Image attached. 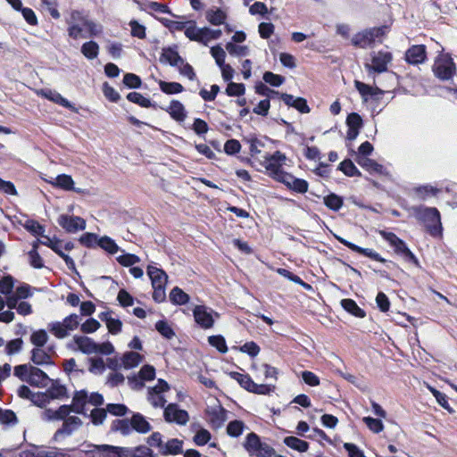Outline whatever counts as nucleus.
Instances as JSON below:
<instances>
[{"mask_svg": "<svg viewBox=\"0 0 457 457\" xmlns=\"http://www.w3.org/2000/svg\"><path fill=\"white\" fill-rule=\"evenodd\" d=\"M84 26L81 23H74L68 25L67 32L70 37L73 39H78L79 37H86L87 36L83 34Z\"/></svg>", "mask_w": 457, "mask_h": 457, "instance_id": "obj_51", "label": "nucleus"}, {"mask_svg": "<svg viewBox=\"0 0 457 457\" xmlns=\"http://www.w3.org/2000/svg\"><path fill=\"white\" fill-rule=\"evenodd\" d=\"M84 28L89 37H97L103 32L102 25L88 19H87Z\"/></svg>", "mask_w": 457, "mask_h": 457, "instance_id": "obj_50", "label": "nucleus"}, {"mask_svg": "<svg viewBox=\"0 0 457 457\" xmlns=\"http://www.w3.org/2000/svg\"><path fill=\"white\" fill-rule=\"evenodd\" d=\"M45 241H41V244L50 247L60 257L63 259L69 269L75 270L74 261L62 251V242L56 238H50L49 237H44Z\"/></svg>", "mask_w": 457, "mask_h": 457, "instance_id": "obj_17", "label": "nucleus"}, {"mask_svg": "<svg viewBox=\"0 0 457 457\" xmlns=\"http://www.w3.org/2000/svg\"><path fill=\"white\" fill-rule=\"evenodd\" d=\"M48 340L47 333L44 329H39L32 333L30 337L31 343L36 347H42Z\"/></svg>", "mask_w": 457, "mask_h": 457, "instance_id": "obj_46", "label": "nucleus"}, {"mask_svg": "<svg viewBox=\"0 0 457 457\" xmlns=\"http://www.w3.org/2000/svg\"><path fill=\"white\" fill-rule=\"evenodd\" d=\"M456 71V67L451 56L447 54H440L433 64L434 74L442 80L450 79Z\"/></svg>", "mask_w": 457, "mask_h": 457, "instance_id": "obj_8", "label": "nucleus"}, {"mask_svg": "<svg viewBox=\"0 0 457 457\" xmlns=\"http://www.w3.org/2000/svg\"><path fill=\"white\" fill-rule=\"evenodd\" d=\"M130 425L136 431L139 433H147L152 429L150 423L145 420V418L139 414H134L130 420Z\"/></svg>", "mask_w": 457, "mask_h": 457, "instance_id": "obj_31", "label": "nucleus"}, {"mask_svg": "<svg viewBox=\"0 0 457 457\" xmlns=\"http://www.w3.org/2000/svg\"><path fill=\"white\" fill-rule=\"evenodd\" d=\"M324 204L329 209L337 211L343 205V199L335 194H330L324 198Z\"/></svg>", "mask_w": 457, "mask_h": 457, "instance_id": "obj_49", "label": "nucleus"}, {"mask_svg": "<svg viewBox=\"0 0 457 457\" xmlns=\"http://www.w3.org/2000/svg\"><path fill=\"white\" fill-rule=\"evenodd\" d=\"M143 361L144 356L133 351L124 353L120 358L121 366L126 370L138 366Z\"/></svg>", "mask_w": 457, "mask_h": 457, "instance_id": "obj_27", "label": "nucleus"}, {"mask_svg": "<svg viewBox=\"0 0 457 457\" xmlns=\"http://www.w3.org/2000/svg\"><path fill=\"white\" fill-rule=\"evenodd\" d=\"M81 53L86 58L93 60L98 55L99 46L95 41H87L82 45Z\"/></svg>", "mask_w": 457, "mask_h": 457, "instance_id": "obj_39", "label": "nucleus"}, {"mask_svg": "<svg viewBox=\"0 0 457 457\" xmlns=\"http://www.w3.org/2000/svg\"><path fill=\"white\" fill-rule=\"evenodd\" d=\"M211 54L215 59L219 67L225 64L226 52L220 46H215L211 48Z\"/></svg>", "mask_w": 457, "mask_h": 457, "instance_id": "obj_52", "label": "nucleus"}, {"mask_svg": "<svg viewBox=\"0 0 457 457\" xmlns=\"http://www.w3.org/2000/svg\"><path fill=\"white\" fill-rule=\"evenodd\" d=\"M183 449V441L172 438L168 440L163 444L162 449L161 451L162 455H177L182 453Z\"/></svg>", "mask_w": 457, "mask_h": 457, "instance_id": "obj_30", "label": "nucleus"}, {"mask_svg": "<svg viewBox=\"0 0 457 457\" xmlns=\"http://www.w3.org/2000/svg\"><path fill=\"white\" fill-rule=\"evenodd\" d=\"M243 446L252 457H272L275 453L274 448L262 442L260 436L253 432L245 436Z\"/></svg>", "mask_w": 457, "mask_h": 457, "instance_id": "obj_5", "label": "nucleus"}, {"mask_svg": "<svg viewBox=\"0 0 457 457\" xmlns=\"http://www.w3.org/2000/svg\"><path fill=\"white\" fill-rule=\"evenodd\" d=\"M23 341L21 338H16L7 343L5 346V353L8 355H12L19 353L22 348Z\"/></svg>", "mask_w": 457, "mask_h": 457, "instance_id": "obj_60", "label": "nucleus"}, {"mask_svg": "<svg viewBox=\"0 0 457 457\" xmlns=\"http://www.w3.org/2000/svg\"><path fill=\"white\" fill-rule=\"evenodd\" d=\"M70 348L79 350L85 354H92L96 353V343L90 337L85 336H75Z\"/></svg>", "mask_w": 457, "mask_h": 457, "instance_id": "obj_15", "label": "nucleus"}, {"mask_svg": "<svg viewBox=\"0 0 457 457\" xmlns=\"http://www.w3.org/2000/svg\"><path fill=\"white\" fill-rule=\"evenodd\" d=\"M206 413L213 428H220L227 420L226 411L220 404L209 407Z\"/></svg>", "mask_w": 457, "mask_h": 457, "instance_id": "obj_18", "label": "nucleus"}, {"mask_svg": "<svg viewBox=\"0 0 457 457\" xmlns=\"http://www.w3.org/2000/svg\"><path fill=\"white\" fill-rule=\"evenodd\" d=\"M14 376L19 378L21 381L37 387L46 386L49 381V378L43 370L28 364L14 367Z\"/></svg>", "mask_w": 457, "mask_h": 457, "instance_id": "obj_4", "label": "nucleus"}, {"mask_svg": "<svg viewBox=\"0 0 457 457\" xmlns=\"http://www.w3.org/2000/svg\"><path fill=\"white\" fill-rule=\"evenodd\" d=\"M392 55L388 52H378L372 57L371 63L365 67L369 71L384 72L387 69V64L391 62Z\"/></svg>", "mask_w": 457, "mask_h": 457, "instance_id": "obj_13", "label": "nucleus"}, {"mask_svg": "<svg viewBox=\"0 0 457 457\" xmlns=\"http://www.w3.org/2000/svg\"><path fill=\"white\" fill-rule=\"evenodd\" d=\"M17 423L18 418L12 411L0 408V425L14 426Z\"/></svg>", "mask_w": 457, "mask_h": 457, "instance_id": "obj_40", "label": "nucleus"}, {"mask_svg": "<svg viewBox=\"0 0 457 457\" xmlns=\"http://www.w3.org/2000/svg\"><path fill=\"white\" fill-rule=\"evenodd\" d=\"M24 228L29 231L30 233H32L33 235H36V236H42L43 237H45L44 236V232H45V228L43 226H41L37 221L36 220H29L26 221V223L24 224Z\"/></svg>", "mask_w": 457, "mask_h": 457, "instance_id": "obj_54", "label": "nucleus"}, {"mask_svg": "<svg viewBox=\"0 0 457 457\" xmlns=\"http://www.w3.org/2000/svg\"><path fill=\"white\" fill-rule=\"evenodd\" d=\"M263 80L271 86L278 87L284 82L285 79L280 75L274 74L270 71H266L263 74Z\"/></svg>", "mask_w": 457, "mask_h": 457, "instance_id": "obj_62", "label": "nucleus"}, {"mask_svg": "<svg viewBox=\"0 0 457 457\" xmlns=\"http://www.w3.org/2000/svg\"><path fill=\"white\" fill-rule=\"evenodd\" d=\"M284 444L293 449V450H295L299 453H305L308 451L309 449V444L304 441V440H302L298 437H295V436H287L284 438Z\"/></svg>", "mask_w": 457, "mask_h": 457, "instance_id": "obj_32", "label": "nucleus"}, {"mask_svg": "<svg viewBox=\"0 0 457 457\" xmlns=\"http://www.w3.org/2000/svg\"><path fill=\"white\" fill-rule=\"evenodd\" d=\"M386 29V27H378L364 29L356 33L352 37V44L354 46L367 48L377 41L381 42V37L385 35Z\"/></svg>", "mask_w": 457, "mask_h": 457, "instance_id": "obj_6", "label": "nucleus"}, {"mask_svg": "<svg viewBox=\"0 0 457 457\" xmlns=\"http://www.w3.org/2000/svg\"><path fill=\"white\" fill-rule=\"evenodd\" d=\"M206 20L212 25L218 26L225 22L227 14L222 10L210 9L205 13Z\"/></svg>", "mask_w": 457, "mask_h": 457, "instance_id": "obj_33", "label": "nucleus"}, {"mask_svg": "<svg viewBox=\"0 0 457 457\" xmlns=\"http://www.w3.org/2000/svg\"><path fill=\"white\" fill-rule=\"evenodd\" d=\"M170 116L178 122H183L187 118V111L183 104L178 100H172L169 106L163 108Z\"/></svg>", "mask_w": 457, "mask_h": 457, "instance_id": "obj_20", "label": "nucleus"}, {"mask_svg": "<svg viewBox=\"0 0 457 457\" xmlns=\"http://www.w3.org/2000/svg\"><path fill=\"white\" fill-rule=\"evenodd\" d=\"M128 451L123 447L109 445H94L93 457H126Z\"/></svg>", "mask_w": 457, "mask_h": 457, "instance_id": "obj_12", "label": "nucleus"}, {"mask_svg": "<svg viewBox=\"0 0 457 457\" xmlns=\"http://www.w3.org/2000/svg\"><path fill=\"white\" fill-rule=\"evenodd\" d=\"M341 305L347 312L357 318H364L366 316L365 312L352 299H343Z\"/></svg>", "mask_w": 457, "mask_h": 457, "instance_id": "obj_35", "label": "nucleus"}, {"mask_svg": "<svg viewBox=\"0 0 457 457\" xmlns=\"http://www.w3.org/2000/svg\"><path fill=\"white\" fill-rule=\"evenodd\" d=\"M29 264L35 269H41L44 266V262L36 249H31L29 252Z\"/></svg>", "mask_w": 457, "mask_h": 457, "instance_id": "obj_63", "label": "nucleus"}, {"mask_svg": "<svg viewBox=\"0 0 457 457\" xmlns=\"http://www.w3.org/2000/svg\"><path fill=\"white\" fill-rule=\"evenodd\" d=\"M287 161V157L285 154L280 151H276L272 154L264 156L262 165L269 177L284 184L288 189L301 194L307 192L308 183L306 180L296 179L292 174L283 170Z\"/></svg>", "mask_w": 457, "mask_h": 457, "instance_id": "obj_1", "label": "nucleus"}, {"mask_svg": "<svg viewBox=\"0 0 457 457\" xmlns=\"http://www.w3.org/2000/svg\"><path fill=\"white\" fill-rule=\"evenodd\" d=\"M229 376L231 378H233L234 380L238 382L239 385L247 391H249L251 389V387L253 386V381L246 374H241L238 372H230Z\"/></svg>", "mask_w": 457, "mask_h": 457, "instance_id": "obj_42", "label": "nucleus"}, {"mask_svg": "<svg viewBox=\"0 0 457 457\" xmlns=\"http://www.w3.org/2000/svg\"><path fill=\"white\" fill-rule=\"evenodd\" d=\"M79 316L71 314L66 317L62 321L50 323L48 329L57 338H64L70 335L71 331L75 330L79 327Z\"/></svg>", "mask_w": 457, "mask_h": 457, "instance_id": "obj_7", "label": "nucleus"}, {"mask_svg": "<svg viewBox=\"0 0 457 457\" xmlns=\"http://www.w3.org/2000/svg\"><path fill=\"white\" fill-rule=\"evenodd\" d=\"M163 416L167 422H175L179 425H185L189 420L187 411L179 409L175 403H170L164 409Z\"/></svg>", "mask_w": 457, "mask_h": 457, "instance_id": "obj_11", "label": "nucleus"}, {"mask_svg": "<svg viewBox=\"0 0 457 457\" xmlns=\"http://www.w3.org/2000/svg\"><path fill=\"white\" fill-rule=\"evenodd\" d=\"M101 320H105L106 327L110 333L118 334L121 330L122 323L120 320L112 318L109 313L104 312L100 315Z\"/></svg>", "mask_w": 457, "mask_h": 457, "instance_id": "obj_36", "label": "nucleus"}, {"mask_svg": "<svg viewBox=\"0 0 457 457\" xmlns=\"http://www.w3.org/2000/svg\"><path fill=\"white\" fill-rule=\"evenodd\" d=\"M138 376L145 381L153 380L155 377V369L151 365H144L139 370Z\"/></svg>", "mask_w": 457, "mask_h": 457, "instance_id": "obj_64", "label": "nucleus"}, {"mask_svg": "<svg viewBox=\"0 0 457 457\" xmlns=\"http://www.w3.org/2000/svg\"><path fill=\"white\" fill-rule=\"evenodd\" d=\"M208 342L220 353H226L228 351L225 339L221 336H211L208 338Z\"/></svg>", "mask_w": 457, "mask_h": 457, "instance_id": "obj_55", "label": "nucleus"}, {"mask_svg": "<svg viewBox=\"0 0 457 457\" xmlns=\"http://www.w3.org/2000/svg\"><path fill=\"white\" fill-rule=\"evenodd\" d=\"M88 394L85 390L78 391L72 398L71 405H62L57 410H46L44 417L46 420H62L67 417L71 412L83 413L84 407L88 403Z\"/></svg>", "mask_w": 457, "mask_h": 457, "instance_id": "obj_2", "label": "nucleus"}, {"mask_svg": "<svg viewBox=\"0 0 457 457\" xmlns=\"http://www.w3.org/2000/svg\"><path fill=\"white\" fill-rule=\"evenodd\" d=\"M31 361L37 365L48 364L51 362V357L41 347H36L31 352Z\"/></svg>", "mask_w": 457, "mask_h": 457, "instance_id": "obj_38", "label": "nucleus"}, {"mask_svg": "<svg viewBox=\"0 0 457 457\" xmlns=\"http://www.w3.org/2000/svg\"><path fill=\"white\" fill-rule=\"evenodd\" d=\"M222 32L220 29H212L210 28H202V44L207 45L210 41L220 37Z\"/></svg>", "mask_w": 457, "mask_h": 457, "instance_id": "obj_44", "label": "nucleus"}, {"mask_svg": "<svg viewBox=\"0 0 457 457\" xmlns=\"http://www.w3.org/2000/svg\"><path fill=\"white\" fill-rule=\"evenodd\" d=\"M245 428V424L243 421L240 420H233L230 421L227 426V433L230 436H239Z\"/></svg>", "mask_w": 457, "mask_h": 457, "instance_id": "obj_47", "label": "nucleus"}, {"mask_svg": "<svg viewBox=\"0 0 457 457\" xmlns=\"http://www.w3.org/2000/svg\"><path fill=\"white\" fill-rule=\"evenodd\" d=\"M49 184H51L54 187H59L61 189H63L65 191H76L80 192V189H76L74 187V180L72 179L71 176L67 174H61L55 177L54 179L51 180H47Z\"/></svg>", "mask_w": 457, "mask_h": 457, "instance_id": "obj_22", "label": "nucleus"}, {"mask_svg": "<svg viewBox=\"0 0 457 457\" xmlns=\"http://www.w3.org/2000/svg\"><path fill=\"white\" fill-rule=\"evenodd\" d=\"M98 245L111 254H114L119 251L118 245L107 236L99 238Z\"/></svg>", "mask_w": 457, "mask_h": 457, "instance_id": "obj_41", "label": "nucleus"}, {"mask_svg": "<svg viewBox=\"0 0 457 457\" xmlns=\"http://www.w3.org/2000/svg\"><path fill=\"white\" fill-rule=\"evenodd\" d=\"M340 170H342L346 176H361L360 170L356 168L351 160H345L339 165Z\"/></svg>", "mask_w": 457, "mask_h": 457, "instance_id": "obj_45", "label": "nucleus"}, {"mask_svg": "<svg viewBox=\"0 0 457 457\" xmlns=\"http://www.w3.org/2000/svg\"><path fill=\"white\" fill-rule=\"evenodd\" d=\"M127 99L132 103L139 104L142 107L151 106L150 100L145 98L140 93H137V92H131V93L128 94Z\"/></svg>", "mask_w": 457, "mask_h": 457, "instance_id": "obj_56", "label": "nucleus"}, {"mask_svg": "<svg viewBox=\"0 0 457 457\" xmlns=\"http://www.w3.org/2000/svg\"><path fill=\"white\" fill-rule=\"evenodd\" d=\"M67 395L66 387L58 381H53L47 390L42 394L41 397L44 401L50 399H62Z\"/></svg>", "mask_w": 457, "mask_h": 457, "instance_id": "obj_21", "label": "nucleus"}, {"mask_svg": "<svg viewBox=\"0 0 457 457\" xmlns=\"http://www.w3.org/2000/svg\"><path fill=\"white\" fill-rule=\"evenodd\" d=\"M195 321L204 329L213 327L215 319L219 318V313L206 307L205 305H196L193 309Z\"/></svg>", "mask_w": 457, "mask_h": 457, "instance_id": "obj_10", "label": "nucleus"}, {"mask_svg": "<svg viewBox=\"0 0 457 457\" xmlns=\"http://www.w3.org/2000/svg\"><path fill=\"white\" fill-rule=\"evenodd\" d=\"M37 95L44 96L45 98L58 104L63 107L69 108L74 112H77V109L64 97H62L58 92L49 90V89H41L37 92Z\"/></svg>", "mask_w": 457, "mask_h": 457, "instance_id": "obj_23", "label": "nucleus"}, {"mask_svg": "<svg viewBox=\"0 0 457 457\" xmlns=\"http://www.w3.org/2000/svg\"><path fill=\"white\" fill-rule=\"evenodd\" d=\"M185 35L190 40L202 43V28H197L195 23H191L186 28Z\"/></svg>", "mask_w": 457, "mask_h": 457, "instance_id": "obj_48", "label": "nucleus"}, {"mask_svg": "<svg viewBox=\"0 0 457 457\" xmlns=\"http://www.w3.org/2000/svg\"><path fill=\"white\" fill-rule=\"evenodd\" d=\"M182 60L183 59L179 56L178 52L175 50H172L170 48L164 49L160 57V61L162 62H166L171 66H176V67H178V65H179V63H182Z\"/></svg>", "mask_w": 457, "mask_h": 457, "instance_id": "obj_34", "label": "nucleus"}, {"mask_svg": "<svg viewBox=\"0 0 457 457\" xmlns=\"http://www.w3.org/2000/svg\"><path fill=\"white\" fill-rule=\"evenodd\" d=\"M190 297L181 288L176 287L170 293V300L172 303L182 305L188 303Z\"/></svg>", "mask_w": 457, "mask_h": 457, "instance_id": "obj_37", "label": "nucleus"}, {"mask_svg": "<svg viewBox=\"0 0 457 457\" xmlns=\"http://www.w3.org/2000/svg\"><path fill=\"white\" fill-rule=\"evenodd\" d=\"M160 88L165 94H178L183 91L184 87L178 82H165L161 80L159 82Z\"/></svg>", "mask_w": 457, "mask_h": 457, "instance_id": "obj_43", "label": "nucleus"}, {"mask_svg": "<svg viewBox=\"0 0 457 457\" xmlns=\"http://www.w3.org/2000/svg\"><path fill=\"white\" fill-rule=\"evenodd\" d=\"M226 50L235 56H244L248 53V47L245 46H237L233 43H228L226 45Z\"/></svg>", "mask_w": 457, "mask_h": 457, "instance_id": "obj_58", "label": "nucleus"}, {"mask_svg": "<svg viewBox=\"0 0 457 457\" xmlns=\"http://www.w3.org/2000/svg\"><path fill=\"white\" fill-rule=\"evenodd\" d=\"M14 280L13 278L10 275L4 276L0 280V292L4 295L10 294L13 288Z\"/></svg>", "mask_w": 457, "mask_h": 457, "instance_id": "obj_61", "label": "nucleus"}, {"mask_svg": "<svg viewBox=\"0 0 457 457\" xmlns=\"http://www.w3.org/2000/svg\"><path fill=\"white\" fill-rule=\"evenodd\" d=\"M147 274L152 281L153 287H166L168 276L162 270L148 266Z\"/></svg>", "mask_w": 457, "mask_h": 457, "instance_id": "obj_24", "label": "nucleus"}, {"mask_svg": "<svg viewBox=\"0 0 457 457\" xmlns=\"http://www.w3.org/2000/svg\"><path fill=\"white\" fill-rule=\"evenodd\" d=\"M356 89L363 97L364 101H368V97H376L377 99L383 94V91L378 87H370L365 83L355 80L354 82Z\"/></svg>", "mask_w": 457, "mask_h": 457, "instance_id": "obj_29", "label": "nucleus"}, {"mask_svg": "<svg viewBox=\"0 0 457 457\" xmlns=\"http://www.w3.org/2000/svg\"><path fill=\"white\" fill-rule=\"evenodd\" d=\"M335 237L341 244H343L344 245L347 246L348 248H350L351 250H353L358 253H361L364 256H367L370 259H373V260L380 262H386V260L384 258H382L378 253H376L372 249L361 248V247L345 240V238H343L339 236H335Z\"/></svg>", "mask_w": 457, "mask_h": 457, "instance_id": "obj_19", "label": "nucleus"}, {"mask_svg": "<svg viewBox=\"0 0 457 457\" xmlns=\"http://www.w3.org/2000/svg\"><path fill=\"white\" fill-rule=\"evenodd\" d=\"M58 224L68 232L83 230L86 228V221L77 216L62 214L58 218Z\"/></svg>", "mask_w": 457, "mask_h": 457, "instance_id": "obj_14", "label": "nucleus"}, {"mask_svg": "<svg viewBox=\"0 0 457 457\" xmlns=\"http://www.w3.org/2000/svg\"><path fill=\"white\" fill-rule=\"evenodd\" d=\"M61 420H63L62 426L61 428L56 430L54 433V440H58L59 437L62 436H69L71 435L74 430L79 428L82 421L77 416H70V414L65 417L64 419H62Z\"/></svg>", "mask_w": 457, "mask_h": 457, "instance_id": "obj_16", "label": "nucleus"}, {"mask_svg": "<svg viewBox=\"0 0 457 457\" xmlns=\"http://www.w3.org/2000/svg\"><path fill=\"white\" fill-rule=\"evenodd\" d=\"M405 59L409 63H421L426 59L425 46L419 45L411 46L405 54Z\"/></svg>", "mask_w": 457, "mask_h": 457, "instance_id": "obj_25", "label": "nucleus"}, {"mask_svg": "<svg viewBox=\"0 0 457 457\" xmlns=\"http://www.w3.org/2000/svg\"><path fill=\"white\" fill-rule=\"evenodd\" d=\"M117 262L124 266V267H130L137 262H140V259L138 256L132 254V253H125L123 255H120L117 257Z\"/></svg>", "mask_w": 457, "mask_h": 457, "instance_id": "obj_57", "label": "nucleus"}, {"mask_svg": "<svg viewBox=\"0 0 457 457\" xmlns=\"http://www.w3.org/2000/svg\"><path fill=\"white\" fill-rule=\"evenodd\" d=\"M87 17L84 15V13L78 10H73L71 12L69 18L66 20L67 25L74 24V23H81L85 24Z\"/></svg>", "mask_w": 457, "mask_h": 457, "instance_id": "obj_59", "label": "nucleus"}, {"mask_svg": "<svg viewBox=\"0 0 457 457\" xmlns=\"http://www.w3.org/2000/svg\"><path fill=\"white\" fill-rule=\"evenodd\" d=\"M281 99L284 103L288 106H293L302 113H308L310 112V108L307 104V102L304 98L296 97L295 98L292 95L282 94Z\"/></svg>", "mask_w": 457, "mask_h": 457, "instance_id": "obj_26", "label": "nucleus"}, {"mask_svg": "<svg viewBox=\"0 0 457 457\" xmlns=\"http://www.w3.org/2000/svg\"><path fill=\"white\" fill-rule=\"evenodd\" d=\"M413 213L416 219L425 225L431 236L440 237L442 235L440 213L437 209L417 207L413 208Z\"/></svg>", "mask_w": 457, "mask_h": 457, "instance_id": "obj_3", "label": "nucleus"}, {"mask_svg": "<svg viewBox=\"0 0 457 457\" xmlns=\"http://www.w3.org/2000/svg\"><path fill=\"white\" fill-rule=\"evenodd\" d=\"M357 163L370 173L384 174V167L376 161L364 156H357Z\"/></svg>", "mask_w": 457, "mask_h": 457, "instance_id": "obj_28", "label": "nucleus"}, {"mask_svg": "<svg viewBox=\"0 0 457 457\" xmlns=\"http://www.w3.org/2000/svg\"><path fill=\"white\" fill-rule=\"evenodd\" d=\"M379 234L386 239L397 254H401L405 258H408L414 264L419 265V261L411 251L407 247L405 243L400 239L395 234L392 232H386L385 230H379Z\"/></svg>", "mask_w": 457, "mask_h": 457, "instance_id": "obj_9", "label": "nucleus"}, {"mask_svg": "<svg viewBox=\"0 0 457 457\" xmlns=\"http://www.w3.org/2000/svg\"><path fill=\"white\" fill-rule=\"evenodd\" d=\"M363 422L374 433H379L384 429V425L380 420L371 417H364Z\"/></svg>", "mask_w": 457, "mask_h": 457, "instance_id": "obj_53", "label": "nucleus"}]
</instances>
